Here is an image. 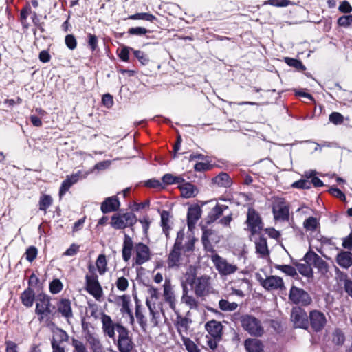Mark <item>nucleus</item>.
<instances>
[{"instance_id":"c85d7f7f","label":"nucleus","mask_w":352,"mask_h":352,"mask_svg":"<svg viewBox=\"0 0 352 352\" xmlns=\"http://www.w3.org/2000/svg\"><path fill=\"white\" fill-rule=\"evenodd\" d=\"M86 340L93 352H103L102 344L97 336L89 334L86 336Z\"/></svg>"},{"instance_id":"cd10ccee","label":"nucleus","mask_w":352,"mask_h":352,"mask_svg":"<svg viewBox=\"0 0 352 352\" xmlns=\"http://www.w3.org/2000/svg\"><path fill=\"white\" fill-rule=\"evenodd\" d=\"M244 346L248 352H261L263 346L261 341L256 338L247 339Z\"/></svg>"},{"instance_id":"39448f33","label":"nucleus","mask_w":352,"mask_h":352,"mask_svg":"<svg viewBox=\"0 0 352 352\" xmlns=\"http://www.w3.org/2000/svg\"><path fill=\"white\" fill-rule=\"evenodd\" d=\"M210 258L215 269L221 276L232 274L238 270V267L236 265L229 263L226 258L220 256L217 254H212Z\"/></svg>"},{"instance_id":"9d476101","label":"nucleus","mask_w":352,"mask_h":352,"mask_svg":"<svg viewBox=\"0 0 352 352\" xmlns=\"http://www.w3.org/2000/svg\"><path fill=\"white\" fill-rule=\"evenodd\" d=\"M260 284L268 291L285 289L283 280L277 276H269L265 278H258Z\"/></svg>"},{"instance_id":"bb28decb","label":"nucleus","mask_w":352,"mask_h":352,"mask_svg":"<svg viewBox=\"0 0 352 352\" xmlns=\"http://www.w3.org/2000/svg\"><path fill=\"white\" fill-rule=\"evenodd\" d=\"M57 307L58 311L63 316L67 318H69L73 316L70 300L67 299H62L58 303Z\"/></svg>"},{"instance_id":"c03bdc74","label":"nucleus","mask_w":352,"mask_h":352,"mask_svg":"<svg viewBox=\"0 0 352 352\" xmlns=\"http://www.w3.org/2000/svg\"><path fill=\"white\" fill-rule=\"evenodd\" d=\"M184 180L179 177H175L172 174H166L162 177V182L165 184H180Z\"/></svg>"},{"instance_id":"de8ad7c7","label":"nucleus","mask_w":352,"mask_h":352,"mask_svg":"<svg viewBox=\"0 0 352 352\" xmlns=\"http://www.w3.org/2000/svg\"><path fill=\"white\" fill-rule=\"evenodd\" d=\"M322 248L324 252H326L327 250H336L338 248L336 246L334 243H333L331 239L328 238H322L321 239Z\"/></svg>"},{"instance_id":"c756f323","label":"nucleus","mask_w":352,"mask_h":352,"mask_svg":"<svg viewBox=\"0 0 352 352\" xmlns=\"http://www.w3.org/2000/svg\"><path fill=\"white\" fill-rule=\"evenodd\" d=\"M256 253L260 254L261 257H265L269 254L267 241L265 238L260 237L256 242Z\"/></svg>"},{"instance_id":"79ce46f5","label":"nucleus","mask_w":352,"mask_h":352,"mask_svg":"<svg viewBox=\"0 0 352 352\" xmlns=\"http://www.w3.org/2000/svg\"><path fill=\"white\" fill-rule=\"evenodd\" d=\"M129 19L133 20H144L148 21H153L156 19V17L150 13L140 12L130 15Z\"/></svg>"},{"instance_id":"6ab92c4d","label":"nucleus","mask_w":352,"mask_h":352,"mask_svg":"<svg viewBox=\"0 0 352 352\" xmlns=\"http://www.w3.org/2000/svg\"><path fill=\"white\" fill-rule=\"evenodd\" d=\"M247 223L248 229L252 234L258 232L262 228L261 219L258 214L253 210H248Z\"/></svg>"},{"instance_id":"a878e982","label":"nucleus","mask_w":352,"mask_h":352,"mask_svg":"<svg viewBox=\"0 0 352 352\" xmlns=\"http://www.w3.org/2000/svg\"><path fill=\"white\" fill-rule=\"evenodd\" d=\"M181 195L184 198L194 197L198 194V189L190 183H184L179 186Z\"/></svg>"},{"instance_id":"9b49d317","label":"nucleus","mask_w":352,"mask_h":352,"mask_svg":"<svg viewBox=\"0 0 352 352\" xmlns=\"http://www.w3.org/2000/svg\"><path fill=\"white\" fill-rule=\"evenodd\" d=\"M35 311L39 316L40 320H43L45 318L48 317L51 313L50 300L48 296L39 295L37 297Z\"/></svg>"},{"instance_id":"aec40b11","label":"nucleus","mask_w":352,"mask_h":352,"mask_svg":"<svg viewBox=\"0 0 352 352\" xmlns=\"http://www.w3.org/2000/svg\"><path fill=\"white\" fill-rule=\"evenodd\" d=\"M239 285H236L237 282L232 280L230 282V289L232 290L231 294H234L240 297L244 296V290L250 289V284L248 279L242 278L239 280Z\"/></svg>"},{"instance_id":"dca6fc26","label":"nucleus","mask_w":352,"mask_h":352,"mask_svg":"<svg viewBox=\"0 0 352 352\" xmlns=\"http://www.w3.org/2000/svg\"><path fill=\"white\" fill-rule=\"evenodd\" d=\"M101 322L102 324L103 332L107 335L110 338H115V330L117 331L118 326H122L120 323H114L111 318L105 314H102L101 316Z\"/></svg>"},{"instance_id":"423d86ee","label":"nucleus","mask_w":352,"mask_h":352,"mask_svg":"<svg viewBox=\"0 0 352 352\" xmlns=\"http://www.w3.org/2000/svg\"><path fill=\"white\" fill-rule=\"evenodd\" d=\"M241 326L244 330L254 336H261L264 332L261 322L256 318L245 315L241 318Z\"/></svg>"},{"instance_id":"603ef678","label":"nucleus","mask_w":352,"mask_h":352,"mask_svg":"<svg viewBox=\"0 0 352 352\" xmlns=\"http://www.w3.org/2000/svg\"><path fill=\"white\" fill-rule=\"evenodd\" d=\"M338 24L346 28L352 25V15H344L339 17Z\"/></svg>"},{"instance_id":"e433bc0d","label":"nucleus","mask_w":352,"mask_h":352,"mask_svg":"<svg viewBox=\"0 0 352 352\" xmlns=\"http://www.w3.org/2000/svg\"><path fill=\"white\" fill-rule=\"evenodd\" d=\"M303 226L307 232H313L317 230L319 223L316 218L311 217L304 221Z\"/></svg>"},{"instance_id":"052dcab7","label":"nucleus","mask_w":352,"mask_h":352,"mask_svg":"<svg viewBox=\"0 0 352 352\" xmlns=\"http://www.w3.org/2000/svg\"><path fill=\"white\" fill-rule=\"evenodd\" d=\"M128 32L131 35L141 36L146 34L148 32V30L145 28L135 27L129 28Z\"/></svg>"},{"instance_id":"f3484780","label":"nucleus","mask_w":352,"mask_h":352,"mask_svg":"<svg viewBox=\"0 0 352 352\" xmlns=\"http://www.w3.org/2000/svg\"><path fill=\"white\" fill-rule=\"evenodd\" d=\"M116 302L118 305L121 307L120 311L124 316L127 315L129 316L130 322L133 323L134 321V317L133 316L131 309H130L131 298L129 295H122L118 296L116 298Z\"/></svg>"},{"instance_id":"864d4df0","label":"nucleus","mask_w":352,"mask_h":352,"mask_svg":"<svg viewBox=\"0 0 352 352\" xmlns=\"http://www.w3.org/2000/svg\"><path fill=\"white\" fill-rule=\"evenodd\" d=\"M344 335L339 329H336L333 334V342L336 344H342L344 342Z\"/></svg>"},{"instance_id":"58836bf2","label":"nucleus","mask_w":352,"mask_h":352,"mask_svg":"<svg viewBox=\"0 0 352 352\" xmlns=\"http://www.w3.org/2000/svg\"><path fill=\"white\" fill-rule=\"evenodd\" d=\"M219 308L224 311H232L237 309L238 304L234 302H229L227 300L221 299L219 302Z\"/></svg>"},{"instance_id":"f257e3e1","label":"nucleus","mask_w":352,"mask_h":352,"mask_svg":"<svg viewBox=\"0 0 352 352\" xmlns=\"http://www.w3.org/2000/svg\"><path fill=\"white\" fill-rule=\"evenodd\" d=\"M182 285L190 286L197 296H204L212 291V278L210 276L204 274L197 276V269L190 265L184 274L181 280Z\"/></svg>"},{"instance_id":"c9c22d12","label":"nucleus","mask_w":352,"mask_h":352,"mask_svg":"<svg viewBox=\"0 0 352 352\" xmlns=\"http://www.w3.org/2000/svg\"><path fill=\"white\" fill-rule=\"evenodd\" d=\"M179 334L181 335L182 340L188 352H200V349L192 340L183 336L180 331Z\"/></svg>"},{"instance_id":"4be33fe9","label":"nucleus","mask_w":352,"mask_h":352,"mask_svg":"<svg viewBox=\"0 0 352 352\" xmlns=\"http://www.w3.org/2000/svg\"><path fill=\"white\" fill-rule=\"evenodd\" d=\"M336 261L341 267L349 269L352 266V253L342 250L337 254Z\"/></svg>"},{"instance_id":"20e7f679","label":"nucleus","mask_w":352,"mask_h":352,"mask_svg":"<svg viewBox=\"0 0 352 352\" xmlns=\"http://www.w3.org/2000/svg\"><path fill=\"white\" fill-rule=\"evenodd\" d=\"M137 221L135 214L132 212L118 213L111 217V225L113 228L120 230L126 227H132Z\"/></svg>"},{"instance_id":"a19ab883","label":"nucleus","mask_w":352,"mask_h":352,"mask_svg":"<svg viewBox=\"0 0 352 352\" xmlns=\"http://www.w3.org/2000/svg\"><path fill=\"white\" fill-rule=\"evenodd\" d=\"M52 198L50 195H43L39 199V209L43 211L46 210L52 204Z\"/></svg>"},{"instance_id":"412c9836","label":"nucleus","mask_w":352,"mask_h":352,"mask_svg":"<svg viewBox=\"0 0 352 352\" xmlns=\"http://www.w3.org/2000/svg\"><path fill=\"white\" fill-rule=\"evenodd\" d=\"M120 201L116 196L107 197L101 204V210L103 213L116 211L120 208Z\"/></svg>"},{"instance_id":"473e14b6","label":"nucleus","mask_w":352,"mask_h":352,"mask_svg":"<svg viewBox=\"0 0 352 352\" xmlns=\"http://www.w3.org/2000/svg\"><path fill=\"white\" fill-rule=\"evenodd\" d=\"M96 267L100 275H104L108 270L105 255L100 254L96 261Z\"/></svg>"},{"instance_id":"4468645a","label":"nucleus","mask_w":352,"mask_h":352,"mask_svg":"<svg viewBox=\"0 0 352 352\" xmlns=\"http://www.w3.org/2000/svg\"><path fill=\"white\" fill-rule=\"evenodd\" d=\"M310 324L316 331H321L327 323V318L324 313L318 310H313L309 313Z\"/></svg>"},{"instance_id":"f8f14e48","label":"nucleus","mask_w":352,"mask_h":352,"mask_svg":"<svg viewBox=\"0 0 352 352\" xmlns=\"http://www.w3.org/2000/svg\"><path fill=\"white\" fill-rule=\"evenodd\" d=\"M291 320L296 328L306 329L308 327V316L306 311L300 307H295L291 314Z\"/></svg>"},{"instance_id":"37998d69","label":"nucleus","mask_w":352,"mask_h":352,"mask_svg":"<svg viewBox=\"0 0 352 352\" xmlns=\"http://www.w3.org/2000/svg\"><path fill=\"white\" fill-rule=\"evenodd\" d=\"M72 345L74 348L73 352H89L85 344L76 338H72Z\"/></svg>"},{"instance_id":"393cba45","label":"nucleus","mask_w":352,"mask_h":352,"mask_svg":"<svg viewBox=\"0 0 352 352\" xmlns=\"http://www.w3.org/2000/svg\"><path fill=\"white\" fill-rule=\"evenodd\" d=\"M80 178V173L72 175L70 176H67L66 179H65L60 186L59 191V196L62 197L65 192L69 189V188L74 184H76Z\"/></svg>"},{"instance_id":"49530a36","label":"nucleus","mask_w":352,"mask_h":352,"mask_svg":"<svg viewBox=\"0 0 352 352\" xmlns=\"http://www.w3.org/2000/svg\"><path fill=\"white\" fill-rule=\"evenodd\" d=\"M298 270L302 275L307 277L311 276L313 274L311 265L307 263L305 264H299L298 265Z\"/></svg>"},{"instance_id":"f704fd0d","label":"nucleus","mask_w":352,"mask_h":352,"mask_svg":"<svg viewBox=\"0 0 352 352\" xmlns=\"http://www.w3.org/2000/svg\"><path fill=\"white\" fill-rule=\"evenodd\" d=\"M213 182L219 186L228 187L231 184V180L227 173H221L213 179Z\"/></svg>"},{"instance_id":"8fccbe9b","label":"nucleus","mask_w":352,"mask_h":352,"mask_svg":"<svg viewBox=\"0 0 352 352\" xmlns=\"http://www.w3.org/2000/svg\"><path fill=\"white\" fill-rule=\"evenodd\" d=\"M285 62L289 66L296 68L297 69L304 70L305 69L302 63L296 59L286 57L285 58Z\"/></svg>"},{"instance_id":"4d7b16f0","label":"nucleus","mask_w":352,"mask_h":352,"mask_svg":"<svg viewBox=\"0 0 352 352\" xmlns=\"http://www.w3.org/2000/svg\"><path fill=\"white\" fill-rule=\"evenodd\" d=\"M133 53L142 65H146L148 63V57L144 52L140 50H133Z\"/></svg>"},{"instance_id":"2f4dec72","label":"nucleus","mask_w":352,"mask_h":352,"mask_svg":"<svg viewBox=\"0 0 352 352\" xmlns=\"http://www.w3.org/2000/svg\"><path fill=\"white\" fill-rule=\"evenodd\" d=\"M146 305L148 307L150 315L151 316V322L153 327H156L159 323L160 312L155 305L151 304V301L146 300Z\"/></svg>"},{"instance_id":"6e6552de","label":"nucleus","mask_w":352,"mask_h":352,"mask_svg":"<svg viewBox=\"0 0 352 352\" xmlns=\"http://www.w3.org/2000/svg\"><path fill=\"white\" fill-rule=\"evenodd\" d=\"M305 263L316 267L319 272L325 274L329 272V265L320 256L313 251H309L304 256Z\"/></svg>"},{"instance_id":"a211bd4d","label":"nucleus","mask_w":352,"mask_h":352,"mask_svg":"<svg viewBox=\"0 0 352 352\" xmlns=\"http://www.w3.org/2000/svg\"><path fill=\"white\" fill-rule=\"evenodd\" d=\"M135 261L137 265H142L150 259L151 254L147 245L140 243L135 245Z\"/></svg>"},{"instance_id":"2eb2a0df","label":"nucleus","mask_w":352,"mask_h":352,"mask_svg":"<svg viewBox=\"0 0 352 352\" xmlns=\"http://www.w3.org/2000/svg\"><path fill=\"white\" fill-rule=\"evenodd\" d=\"M163 298L164 301L169 305L170 307L173 310H175L176 307V298L170 279H165L163 285Z\"/></svg>"},{"instance_id":"4c0bfd02","label":"nucleus","mask_w":352,"mask_h":352,"mask_svg":"<svg viewBox=\"0 0 352 352\" xmlns=\"http://www.w3.org/2000/svg\"><path fill=\"white\" fill-rule=\"evenodd\" d=\"M161 223L163 228V231L165 233L166 236H168L169 234V230L170 229V214L166 211H163L161 214Z\"/></svg>"},{"instance_id":"6e6d98bb","label":"nucleus","mask_w":352,"mask_h":352,"mask_svg":"<svg viewBox=\"0 0 352 352\" xmlns=\"http://www.w3.org/2000/svg\"><path fill=\"white\" fill-rule=\"evenodd\" d=\"M117 288L120 291H125L129 286L128 280L123 277H118L116 283Z\"/></svg>"},{"instance_id":"69168bd1","label":"nucleus","mask_w":352,"mask_h":352,"mask_svg":"<svg viewBox=\"0 0 352 352\" xmlns=\"http://www.w3.org/2000/svg\"><path fill=\"white\" fill-rule=\"evenodd\" d=\"M135 314H136V318L140 323V325L141 326L142 329L145 330L146 327V324H147L146 319L145 316L142 314L140 313L138 307L136 308Z\"/></svg>"},{"instance_id":"e2e57ef3","label":"nucleus","mask_w":352,"mask_h":352,"mask_svg":"<svg viewBox=\"0 0 352 352\" xmlns=\"http://www.w3.org/2000/svg\"><path fill=\"white\" fill-rule=\"evenodd\" d=\"M329 120L335 124H339L343 122V116L338 112H333L329 116Z\"/></svg>"},{"instance_id":"7c9ffc66","label":"nucleus","mask_w":352,"mask_h":352,"mask_svg":"<svg viewBox=\"0 0 352 352\" xmlns=\"http://www.w3.org/2000/svg\"><path fill=\"white\" fill-rule=\"evenodd\" d=\"M183 289V296L182 300L183 302L186 304L190 308H195L197 307V301L192 296L188 294V288L184 285H182Z\"/></svg>"},{"instance_id":"5fc2aeb1","label":"nucleus","mask_w":352,"mask_h":352,"mask_svg":"<svg viewBox=\"0 0 352 352\" xmlns=\"http://www.w3.org/2000/svg\"><path fill=\"white\" fill-rule=\"evenodd\" d=\"M148 294L150 296V298L147 299L146 300H150L151 301L152 305H155V301L159 298L160 293L158 289L157 288L151 287L148 289Z\"/></svg>"},{"instance_id":"09e8293b","label":"nucleus","mask_w":352,"mask_h":352,"mask_svg":"<svg viewBox=\"0 0 352 352\" xmlns=\"http://www.w3.org/2000/svg\"><path fill=\"white\" fill-rule=\"evenodd\" d=\"M63 289V284L58 279L53 280L50 284V290L52 294H58Z\"/></svg>"},{"instance_id":"bf43d9fd","label":"nucleus","mask_w":352,"mask_h":352,"mask_svg":"<svg viewBox=\"0 0 352 352\" xmlns=\"http://www.w3.org/2000/svg\"><path fill=\"white\" fill-rule=\"evenodd\" d=\"M292 186L296 188L308 189L311 187V182L308 180H300L294 182Z\"/></svg>"},{"instance_id":"3c124183","label":"nucleus","mask_w":352,"mask_h":352,"mask_svg":"<svg viewBox=\"0 0 352 352\" xmlns=\"http://www.w3.org/2000/svg\"><path fill=\"white\" fill-rule=\"evenodd\" d=\"M227 208L226 206L217 205L210 212V217L212 220L218 219L222 214L225 209Z\"/></svg>"},{"instance_id":"1a4fd4ad","label":"nucleus","mask_w":352,"mask_h":352,"mask_svg":"<svg viewBox=\"0 0 352 352\" xmlns=\"http://www.w3.org/2000/svg\"><path fill=\"white\" fill-rule=\"evenodd\" d=\"M272 211L276 220H287L289 218V207L283 198L274 199Z\"/></svg>"},{"instance_id":"0eeeda50","label":"nucleus","mask_w":352,"mask_h":352,"mask_svg":"<svg viewBox=\"0 0 352 352\" xmlns=\"http://www.w3.org/2000/svg\"><path fill=\"white\" fill-rule=\"evenodd\" d=\"M118 333L117 346L120 352H130L133 346L131 338L129 336L128 329L124 326H118Z\"/></svg>"},{"instance_id":"ddd939ff","label":"nucleus","mask_w":352,"mask_h":352,"mask_svg":"<svg viewBox=\"0 0 352 352\" xmlns=\"http://www.w3.org/2000/svg\"><path fill=\"white\" fill-rule=\"evenodd\" d=\"M289 299L294 303L302 305H309L311 301V298L307 292L294 286L290 289Z\"/></svg>"},{"instance_id":"13d9d810","label":"nucleus","mask_w":352,"mask_h":352,"mask_svg":"<svg viewBox=\"0 0 352 352\" xmlns=\"http://www.w3.org/2000/svg\"><path fill=\"white\" fill-rule=\"evenodd\" d=\"M65 44L67 47L70 50H74L76 47L77 42L76 39L72 34H68L65 36Z\"/></svg>"},{"instance_id":"5701e85b","label":"nucleus","mask_w":352,"mask_h":352,"mask_svg":"<svg viewBox=\"0 0 352 352\" xmlns=\"http://www.w3.org/2000/svg\"><path fill=\"white\" fill-rule=\"evenodd\" d=\"M201 210L196 206L190 207L188 212V227L190 230H192L197 221L201 217Z\"/></svg>"},{"instance_id":"ea45409f","label":"nucleus","mask_w":352,"mask_h":352,"mask_svg":"<svg viewBox=\"0 0 352 352\" xmlns=\"http://www.w3.org/2000/svg\"><path fill=\"white\" fill-rule=\"evenodd\" d=\"M132 249V242L130 238L126 237L122 248V257L125 261L129 260Z\"/></svg>"},{"instance_id":"7ed1b4c3","label":"nucleus","mask_w":352,"mask_h":352,"mask_svg":"<svg viewBox=\"0 0 352 352\" xmlns=\"http://www.w3.org/2000/svg\"><path fill=\"white\" fill-rule=\"evenodd\" d=\"M186 250L182 248V242L177 239L173 248L168 255L167 263L169 268L179 267L188 262L185 254Z\"/></svg>"},{"instance_id":"680f3d73","label":"nucleus","mask_w":352,"mask_h":352,"mask_svg":"<svg viewBox=\"0 0 352 352\" xmlns=\"http://www.w3.org/2000/svg\"><path fill=\"white\" fill-rule=\"evenodd\" d=\"M37 256V250L34 247H30L25 252L26 259L32 262Z\"/></svg>"},{"instance_id":"0e129e2a","label":"nucleus","mask_w":352,"mask_h":352,"mask_svg":"<svg viewBox=\"0 0 352 352\" xmlns=\"http://www.w3.org/2000/svg\"><path fill=\"white\" fill-rule=\"evenodd\" d=\"M265 3L273 6L285 7L290 4L289 0H268Z\"/></svg>"},{"instance_id":"b1692460","label":"nucleus","mask_w":352,"mask_h":352,"mask_svg":"<svg viewBox=\"0 0 352 352\" xmlns=\"http://www.w3.org/2000/svg\"><path fill=\"white\" fill-rule=\"evenodd\" d=\"M206 329L213 338H221L222 332V324L220 322L214 320L208 321L206 325Z\"/></svg>"},{"instance_id":"f03ea898","label":"nucleus","mask_w":352,"mask_h":352,"mask_svg":"<svg viewBox=\"0 0 352 352\" xmlns=\"http://www.w3.org/2000/svg\"><path fill=\"white\" fill-rule=\"evenodd\" d=\"M88 270L85 276V289L96 300L100 301L103 296V290L99 283L96 268L90 263L88 265Z\"/></svg>"},{"instance_id":"338daca9","label":"nucleus","mask_w":352,"mask_h":352,"mask_svg":"<svg viewBox=\"0 0 352 352\" xmlns=\"http://www.w3.org/2000/svg\"><path fill=\"white\" fill-rule=\"evenodd\" d=\"M278 268L281 270L283 272L289 275V276H294L296 274V269L290 265H280L278 267Z\"/></svg>"},{"instance_id":"a18cd8bd","label":"nucleus","mask_w":352,"mask_h":352,"mask_svg":"<svg viewBox=\"0 0 352 352\" xmlns=\"http://www.w3.org/2000/svg\"><path fill=\"white\" fill-rule=\"evenodd\" d=\"M337 270L344 278V287L345 292L352 298V280L349 279L346 274L340 272L338 269H337Z\"/></svg>"},{"instance_id":"774afa93","label":"nucleus","mask_w":352,"mask_h":352,"mask_svg":"<svg viewBox=\"0 0 352 352\" xmlns=\"http://www.w3.org/2000/svg\"><path fill=\"white\" fill-rule=\"evenodd\" d=\"M338 9L341 12L343 13H350L352 12V7L346 1H342L339 6Z\"/></svg>"},{"instance_id":"72a5a7b5","label":"nucleus","mask_w":352,"mask_h":352,"mask_svg":"<svg viewBox=\"0 0 352 352\" xmlns=\"http://www.w3.org/2000/svg\"><path fill=\"white\" fill-rule=\"evenodd\" d=\"M21 299L22 301V303L28 307H30L33 305L34 300V292L28 288V289L25 290L21 296Z\"/></svg>"}]
</instances>
